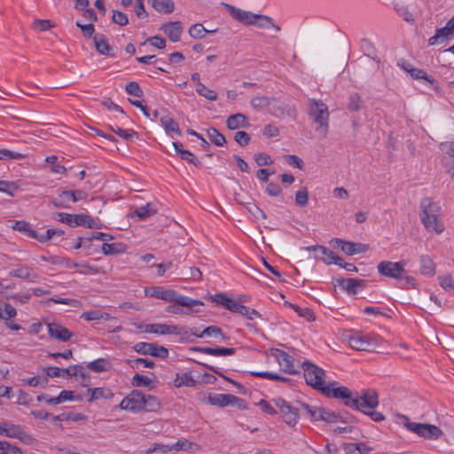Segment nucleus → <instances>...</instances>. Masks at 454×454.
Masks as SVG:
<instances>
[{
  "label": "nucleus",
  "mask_w": 454,
  "mask_h": 454,
  "mask_svg": "<svg viewBox=\"0 0 454 454\" xmlns=\"http://www.w3.org/2000/svg\"><path fill=\"white\" fill-rule=\"evenodd\" d=\"M395 10L400 17H402L404 20L408 22H413L414 19L412 13L408 10V8L403 4L399 5L395 4Z\"/></svg>",
  "instance_id": "obj_63"
},
{
  "label": "nucleus",
  "mask_w": 454,
  "mask_h": 454,
  "mask_svg": "<svg viewBox=\"0 0 454 454\" xmlns=\"http://www.w3.org/2000/svg\"><path fill=\"white\" fill-rule=\"evenodd\" d=\"M289 307L294 309L295 312L298 313L300 317H302L307 319V321L311 322L316 319V317L313 313V311L309 308H301L300 306L296 304H292L290 302H286Z\"/></svg>",
  "instance_id": "obj_43"
},
{
  "label": "nucleus",
  "mask_w": 454,
  "mask_h": 454,
  "mask_svg": "<svg viewBox=\"0 0 454 454\" xmlns=\"http://www.w3.org/2000/svg\"><path fill=\"white\" fill-rule=\"evenodd\" d=\"M439 282L441 286L447 291L454 292V281L450 275H444L439 277Z\"/></svg>",
  "instance_id": "obj_64"
},
{
  "label": "nucleus",
  "mask_w": 454,
  "mask_h": 454,
  "mask_svg": "<svg viewBox=\"0 0 454 454\" xmlns=\"http://www.w3.org/2000/svg\"><path fill=\"white\" fill-rule=\"evenodd\" d=\"M405 420L404 426L411 432L425 439H438L442 431L434 425L410 422L408 417L403 416Z\"/></svg>",
  "instance_id": "obj_6"
},
{
  "label": "nucleus",
  "mask_w": 454,
  "mask_h": 454,
  "mask_svg": "<svg viewBox=\"0 0 454 454\" xmlns=\"http://www.w3.org/2000/svg\"><path fill=\"white\" fill-rule=\"evenodd\" d=\"M43 371L46 372V377L43 378V383L46 384L48 382V378H55L63 376V370L61 368L56 366H49L43 368Z\"/></svg>",
  "instance_id": "obj_57"
},
{
  "label": "nucleus",
  "mask_w": 454,
  "mask_h": 454,
  "mask_svg": "<svg viewBox=\"0 0 454 454\" xmlns=\"http://www.w3.org/2000/svg\"><path fill=\"white\" fill-rule=\"evenodd\" d=\"M161 30L172 42H178L182 34V27L179 21L168 22L161 27Z\"/></svg>",
  "instance_id": "obj_19"
},
{
  "label": "nucleus",
  "mask_w": 454,
  "mask_h": 454,
  "mask_svg": "<svg viewBox=\"0 0 454 454\" xmlns=\"http://www.w3.org/2000/svg\"><path fill=\"white\" fill-rule=\"evenodd\" d=\"M337 281L349 294H355L356 293V287L361 286L363 284V280L356 278H342Z\"/></svg>",
  "instance_id": "obj_32"
},
{
  "label": "nucleus",
  "mask_w": 454,
  "mask_h": 454,
  "mask_svg": "<svg viewBox=\"0 0 454 454\" xmlns=\"http://www.w3.org/2000/svg\"><path fill=\"white\" fill-rule=\"evenodd\" d=\"M210 300L213 302L216 303L217 305H220L231 312L233 311V309H234L233 307H235V304L237 302L233 299L227 297L223 293H219L213 296H210Z\"/></svg>",
  "instance_id": "obj_26"
},
{
  "label": "nucleus",
  "mask_w": 454,
  "mask_h": 454,
  "mask_svg": "<svg viewBox=\"0 0 454 454\" xmlns=\"http://www.w3.org/2000/svg\"><path fill=\"white\" fill-rule=\"evenodd\" d=\"M125 90L128 94L141 98L143 96V90L139 84L136 82H130L126 84Z\"/></svg>",
  "instance_id": "obj_61"
},
{
  "label": "nucleus",
  "mask_w": 454,
  "mask_h": 454,
  "mask_svg": "<svg viewBox=\"0 0 454 454\" xmlns=\"http://www.w3.org/2000/svg\"><path fill=\"white\" fill-rule=\"evenodd\" d=\"M27 157V153H20L16 151H12L9 149H0V160H21Z\"/></svg>",
  "instance_id": "obj_42"
},
{
  "label": "nucleus",
  "mask_w": 454,
  "mask_h": 454,
  "mask_svg": "<svg viewBox=\"0 0 454 454\" xmlns=\"http://www.w3.org/2000/svg\"><path fill=\"white\" fill-rule=\"evenodd\" d=\"M96 51L101 55H109L110 45L103 34H96L93 36Z\"/></svg>",
  "instance_id": "obj_27"
},
{
  "label": "nucleus",
  "mask_w": 454,
  "mask_h": 454,
  "mask_svg": "<svg viewBox=\"0 0 454 454\" xmlns=\"http://www.w3.org/2000/svg\"><path fill=\"white\" fill-rule=\"evenodd\" d=\"M234 309L232 312L238 313L244 317H246L247 320H254L255 318H261L262 315L255 310L254 309H251L249 307H247L245 305H242L240 302H236L235 307H233Z\"/></svg>",
  "instance_id": "obj_24"
},
{
  "label": "nucleus",
  "mask_w": 454,
  "mask_h": 454,
  "mask_svg": "<svg viewBox=\"0 0 454 454\" xmlns=\"http://www.w3.org/2000/svg\"><path fill=\"white\" fill-rule=\"evenodd\" d=\"M419 217L427 231L440 234L444 230L443 222L441 219L442 207L431 198H425L419 204Z\"/></svg>",
  "instance_id": "obj_2"
},
{
  "label": "nucleus",
  "mask_w": 454,
  "mask_h": 454,
  "mask_svg": "<svg viewBox=\"0 0 454 454\" xmlns=\"http://www.w3.org/2000/svg\"><path fill=\"white\" fill-rule=\"evenodd\" d=\"M2 316L0 318L8 320L10 318L14 317L17 315V311L15 308H13L11 304L4 302L3 303V310L1 311Z\"/></svg>",
  "instance_id": "obj_62"
},
{
  "label": "nucleus",
  "mask_w": 454,
  "mask_h": 454,
  "mask_svg": "<svg viewBox=\"0 0 454 454\" xmlns=\"http://www.w3.org/2000/svg\"><path fill=\"white\" fill-rule=\"evenodd\" d=\"M18 189L19 185L15 182L0 181V192H2L13 196L14 192Z\"/></svg>",
  "instance_id": "obj_55"
},
{
  "label": "nucleus",
  "mask_w": 454,
  "mask_h": 454,
  "mask_svg": "<svg viewBox=\"0 0 454 454\" xmlns=\"http://www.w3.org/2000/svg\"><path fill=\"white\" fill-rule=\"evenodd\" d=\"M357 401L356 405H353L352 409L358 410L362 412H367L368 410H373L379 405L378 394L374 389H364L361 394H355Z\"/></svg>",
  "instance_id": "obj_7"
},
{
  "label": "nucleus",
  "mask_w": 454,
  "mask_h": 454,
  "mask_svg": "<svg viewBox=\"0 0 454 454\" xmlns=\"http://www.w3.org/2000/svg\"><path fill=\"white\" fill-rule=\"evenodd\" d=\"M362 48L366 56H371L372 59L378 63L380 62V59L376 56V49L371 41L368 39L362 40Z\"/></svg>",
  "instance_id": "obj_49"
},
{
  "label": "nucleus",
  "mask_w": 454,
  "mask_h": 454,
  "mask_svg": "<svg viewBox=\"0 0 454 454\" xmlns=\"http://www.w3.org/2000/svg\"><path fill=\"white\" fill-rule=\"evenodd\" d=\"M48 333L51 338L60 341H67L74 335L67 328L55 322L48 324Z\"/></svg>",
  "instance_id": "obj_16"
},
{
  "label": "nucleus",
  "mask_w": 454,
  "mask_h": 454,
  "mask_svg": "<svg viewBox=\"0 0 454 454\" xmlns=\"http://www.w3.org/2000/svg\"><path fill=\"white\" fill-rule=\"evenodd\" d=\"M11 276L28 279V278H36L38 276L35 273H33L28 267H20L19 269L13 270L10 272Z\"/></svg>",
  "instance_id": "obj_45"
},
{
  "label": "nucleus",
  "mask_w": 454,
  "mask_h": 454,
  "mask_svg": "<svg viewBox=\"0 0 454 454\" xmlns=\"http://www.w3.org/2000/svg\"><path fill=\"white\" fill-rule=\"evenodd\" d=\"M272 355L276 357L278 364L283 368L285 372L289 374H295L297 371L294 367V359L293 356L288 355L286 352L280 349H273Z\"/></svg>",
  "instance_id": "obj_15"
},
{
  "label": "nucleus",
  "mask_w": 454,
  "mask_h": 454,
  "mask_svg": "<svg viewBox=\"0 0 454 454\" xmlns=\"http://www.w3.org/2000/svg\"><path fill=\"white\" fill-rule=\"evenodd\" d=\"M145 402L142 403V410L149 412H154L157 411L160 407V403L159 399L151 395H145Z\"/></svg>",
  "instance_id": "obj_33"
},
{
  "label": "nucleus",
  "mask_w": 454,
  "mask_h": 454,
  "mask_svg": "<svg viewBox=\"0 0 454 454\" xmlns=\"http://www.w3.org/2000/svg\"><path fill=\"white\" fill-rule=\"evenodd\" d=\"M223 5L227 10L229 14L238 22L242 23L244 25L255 24V17L256 16L254 13L248 12V11L239 9V8L233 6L231 4H229L223 3Z\"/></svg>",
  "instance_id": "obj_14"
},
{
  "label": "nucleus",
  "mask_w": 454,
  "mask_h": 454,
  "mask_svg": "<svg viewBox=\"0 0 454 454\" xmlns=\"http://www.w3.org/2000/svg\"><path fill=\"white\" fill-rule=\"evenodd\" d=\"M309 200V192L307 188L299 190L295 194V203L299 207H305Z\"/></svg>",
  "instance_id": "obj_58"
},
{
  "label": "nucleus",
  "mask_w": 454,
  "mask_h": 454,
  "mask_svg": "<svg viewBox=\"0 0 454 454\" xmlns=\"http://www.w3.org/2000/svg\"><path fill=\"white\" fill-rule=\"evenodd\" d=\"M214 31H208L207 30L203 25L201 24H195L192 26L189 29V35L192 38H203L207 33H213Z\"/></svg>",
  "instance_id": "obj_51"
},
{
  "label": "nucleus",
  "mask_w": 454,
  "mask_h": 454,
  "mask_svg": "<svg viewBox=\"0 0 454 454\" xmlns=\"http://www.w3.org/2000/svg\"><path fill=\"white\" fill-rule=\"evenodd\" d=\"M406 262H393L390 261H382L378 266V271L380 275L395 279L403 278V274L406 273L404 270Z\"/></svg>",
  "instance_id": "obj_8"
},
{
  "label": "nucleus",
  "mask_w": 454,
  "mask_h": 454,
  "mask_svg": "<svg viewBox=\"0 0 454 454\" xmlns=\"http://www.w3.org/2000/svg\"><path fill=\"white\" fill-rule=\"evenodd\" d=\"M249 125L247 117L243 114L230 115L226 120V126L229 129L234 130L239 128H246Z\"/></svg>",
  "instance_id": "obj_22"
},
{
  "label": "nucleus",
  "mask_w": 454,
  "mask_h": 454,
  "mask_svg": "<svg viewBox=\"0 0 454 454\" xmlns=\"http://www.w3.org/2000/svg\"><path fill=\"white\" fill-rule=\"evenodd\" d=\"M435 33L440 35L441 41H444L450 35H452L454 34V19H450L445 27L438 28Z\"/></svg>",
  "instance_id": "obj_47"
},
{
  "label": "nucleus",
  "mask_w": 454,
  "mask_h": 454,
  "mask_svg": "<svg viewBox=\"0 0 454 454\" xmlns=\"http://www.w3.org/2000/svg\"><path fill=\"white\" fill-rule=\"evenodd\" d=\"M196 92L207 98V100L209 101H215L217 99V92L213 90H210L208 89L205 84L203 83H198L196 84V89H195Z\"/></svg>",
  "instance_id": "obj_40"
},
{
  "label": "nucleus",
  "mask_w": 454,
  "mask_h": 454,
  "mask_svg": "<svg viewBox=\"0 0 454 454\" xmlns=\"http://www.w3.org/2000/svg\"><path fill=\"white\" fill-rule=\"evenodd\" d=\"M144 398V393L133 390L122 399L119 406L121 410L137 412L142 411V403L145 402Z\"/></svg>",
  "instance_id": "obj_10"
},
{
  "label": "nucleus",
  "mask_w": 454,
  "mask_h": 454,
  "mask_svg": "<svg viewBox=\"0 0 454 454\" xmlns=\"http://www.w3.org/2000/svg\"><path fill=\"white\" fill-rule=\"evenodd\" d=\"M172 145L175 148L177 155H179L183 160L192 163L196 167H200L201 165V162L192 153L183 148V145L180 142H173Z\"/></svg>",
  "instance_id": "obj_20"
},
{
  "label": "nucleus",
  "mask_w": 454,
  "mask_h": 454,
  "mask_svg": "<svg viewBox=\"0 0 454 454\" xmlns=\"http://www.w3.org/2000/svg\"><path fill=\"white\" fill-rule=\"evenodd\" d=\"M304 371V378L306 383L317 390L321 391L325 395L343 399L344 404L352 408L356 405L357 401L354 399L355 394L347 387H336V381L325 384V371L315 365L314 364L304 361L301 364Z\"/></svg>",
  "instance_id": "obj_1"
},
{
  "label": "nucleus",
  "mask_w": 454,
  "mask_h": 454,
  "mask_svg": "<svg viewBox=\"0 0 454 454\" xmlns=\"http://www.w3.org/2000/svg\"><path fill=\"white\" fill-rule=\"evenodd\" d=\"M23 434V430L18 425H14L8 422L0 423V435H6L12 438L21 439V436Z\"/></svg>",
  "instance_id": "obj_21"
},
{
  "label": "nucleus",
  "mask_w": 454,
  "mask_h": 454,
  "mask_svg": "<svg viewBox=\"0 0 454 454\" xmlns=\"http://www.w3.org/2000/svg\"><path fill=\"white\" fill-rule=\"evenodd\" d=\"M152 380L145 375L136 373L131 380V384L134 387H150Z\"/></svg>",
  "instance_id": "obj_50"
},
{
  "label": "nucleus",
  "mask_w": 454,
  "mask_h": 454,
  "mask_svg": "<svg viewBox=\"0 0 454 454\" xmlns=\"http://www.w3.org/2000/svg\"><path fill=\"white\" fill-rule=\"evenodd\" d=\"M207 135L210 141L217 146H223L226 144L225 137L215 128L207 129Z\"/></svg>",
  "instance_id": "obj_38"
},
{
  "label": "nucleus",
  "mask_w": 454,
  "mask_h": 454,
  "mask_svg": "<svg viewBox=\"0 0 454 454\" xmlns=\"http://www.w3.org/2000/svg\"><path fill=\"white\" fill-rule=\"evenodd\" d=\"M301 408L307 414L309 415L310 419L315 421H318L322 418V412H324V408L317 406H310L309 404L301 403Z\"/></svg>",
  "instance_id": "obj_39"
},
{
  "label": "nucleus",
  "mask_w": 454,
  "mask_h": 454,
  "mask_svg": "<svg viewBox=\"0 0 454 454\" xmlns=\"http://www.w3.org/2000/svg\"><path fill=\"white\" fill-rule=\"evenodd\" d=\"M156 212L157 208L154 207V205L153 203H147L146 205L137 208L132 215L137 216L139 219H145L156 214Z\"/></svg>",
  "instance_id": "obj_35"
},
{
  "label": "nucleus",
  "mask_w": 454,
  "mask_h": 454,
  "mask_svg": "<svg viewBox=\"0 0 454 454\" xmlns=\"http://www.w3.org/2000/svg\"><path fill=\"white\" fill-rule=\"evenodd\" d=\"M126 250V246L121 243H104L102 245V252L106 255L121 254Z\"/></svg>",
  "instance_id": "obj_37"
},
{
  "label": "nucleus",
  "mask_w": 454,
  "mask_h": 454,
  "mask_svg": "<svg viewBox=\"0 0 454 454\" xmlns=\"http://www.w3.org/2000/svg\"><path fill=\"white\" fill-rule=\"evenodd\" d=\"M196 385V380L193 379L191 372H185L183 375L176 374V378L175 380V386L180 387L182 386L187 387H194Z\"/></svg>",
  "instance_id": "obj_41"
},
{
  "label": "nucleus",
  "mask_w": 454,
  "mask_h": 454,
  "mask_svg": "<svg viewBox=\"0 0 454 454\" xmlns=\"http://www.w3.org/2000/svg\"><path fill=\"white\" fill-rule=\"evenodd\" d=\"M51 263L61 264L67 269L77 268V267L87 268L92 274H97L99 272L98 270L94 266H90L89 264L77 263V262H73L69 258L55 256V257H52Z\"/></svg>",
  "instance_id": "obj_18"
},
{
  "label": "nucleus",
  "mask_w": 454,
  "mask_h": 454,
  "mask_svg": "<svg viewBox=\"0 0 454 454\" xmlns=\"http://www.w3.org/2000/svg\"><path fill=\"white\" fill-rule=\"evenodd\" d=\"M86 198L87 192L82 190L61 191L59 196L51 200V203L55 207L69 208V200L76 202Z\"/></svg>",
  "instance_id": "obj_9"
},
{
  "label": "nucleus",
  "mask_w": 454,
  "mask_h": 454,
  "mask_svg": "<svg viewBox=\"0 0 454 454\" xmlns=\"http://www.w3.org/2000/svg\"><path fill=\"white\" fill-rule=\"evenodd\" d=\"M74 226H86L90 229H99L101 226L98 224L95 220L88 215L74 214Z\"/></svg>",
  "instance_id": "obj_25"
},
{
  "label": "nucleus",
  "mask_w": 454,
  "mask_h": 454,
  "mask_svg": "<svg viewBox=\"0 0 454 454\" xmlns=\"http://www.w3.org/2000/svg\"><path fill=\"white\" fill-rule=\"evenodd\" d=\"M409 74L412 78L418 80L423 79L431 85H434L435 82V80L432 76L427 75V74L423 69L413 67L412 69L409 70Z\"/></svg>",
  "instance_id": "obj_46"
},
{
  "label": "nucleus",
  "mask_w": 454,
  "mask_h": 454,
  "mask_svg": "<svg viewBox=\"0 0 454 454\" xmlns=\"http://www.w3.org/2000/svg\"><path fill=\"white\" fill-rule=\"evenodd\" d=\"M330 244L333 247H340L348 255L365 253L370 248L367 244L346 241L341 239H333Z\"/></svg>",
  "instance_id": "obj_11"
},
{
  "label": "nucleus",
  "mask_w": 454,
  "mask_h": 454,
  "mask_svg": "<svg viewBox=\"0 0 454 454\" xmlns=\"http://www.w3.org/2000/svg\"><path fill=\"white\" fill-rule=\"evenodd\" d=\"M145 333L156 334H186L188 330L186 327L178 325H169L166 324H147L145 325Z\"/></svg>",
  "instance_id": "obj_12"
},
{
  "label": "nucleus",
  "mask_w": 454,
  "mask_h": 454,
  "mask_svg": "<svg viewBox=\"0 0 454 454\" xmlns=\"http://www.w3.org/2000/svg\"><path fill=\"white\" fill-rule=\"evenodd\" d=\"M108 362L106 359L99 358L87 364V367L96 372H106L107 370Z\"/></svg>",
  "instance_id": "obj_53"
},
{
  "label": "nucleus",
  "mask_w": 454,
  "mask_h": 454,
  "mask_svg": "<svg viewBox=\"0 0 454 454\" xmlns=\"http://www.w3.org/2000/svg\"><path fill=\"white\" fill-rule=\"evenodd\" d=\"M145 294L168 302H176L188 309L203 305V302L199 300L182 295L173 289H164L160 286L147 287L145 289Z\"/></svg>",
  "instance_id": "obj_3"
},
{
  "label": "nucleus",
  "mask_w": 454,
  "mask_h": 454,
  "mask_svg": "<svg viewBox=\"0 0 454 454\" xmlns=\"http://www.w3.org/2000/svg\"><path fill=\"white\" fill-rule=\"evenodd\" d=\"M207 401L211 405L225 407L232 404V401H237V396L231 394H210Z\"/></svg>",
  "instance_id": "obj_17"
},
{
  "label": "nucleus",
  "mask_w": 454,
  "mask_h": 454,
  "mask_svg": "<svg viewBox=\"0 0 454 454\" xmlns=\"http://www.w3.org/2000/svg\"><path fill=\"white\" fill-rule=\"evenodd\" d=\"M134 349L139 354L150 355L160 358H166L168 356V348L156 343L137 342L134 346Z\"/></svg>",
  "instance_id": "obj_13"
},
{
  "label": "nucleus",
  "mask_w": 454,
  "mask_h": 454,
  "mask_svg": "<svg viewBox=\"0 0 454 454\" xmlns=\"http://www.w3.org/2000/svg\"><path fill=\"white\" fill-rule=\"evenodd\" d=\"M381 338L375 333H353L348 338L351 348L358 351H374L381 343Z\"/></svg>",
  "instance_id": "obj_5"
},
{
  "label": "nucleus",
  "mask_w": 454,
  "mask_h": 454,
  "mask_svg": "<svg viewBox=\"0 0 454 454\" xmlns=\"http://www.w3.org/2000/svg\"><path fill=\"white\" fill-rule=\"evenodd\" d=\"M270 98L266 96L254 97L251 99V106L254 109H260L270 106Z\"/></svg>",
  "instance_id": "obj_56"
},
{
  "label": "nucleus",
  "mask_w": 454,
  "mask_h": 454,
  "mask_svg": "<svg viewBox=\"0 0 454 454\" xmlns=\"http://www.w3.org/2000/svg\"><path fill=\"white\" fill-rule=\"evenodd\" d=\"M284 421L290 426H294L296 424L298 418H299V409L288 406L284 407V410H282V412H280Z\"/></svg>",
  "instance_id": "obj_29"
},
{
  "label": "nucleus",
  "mask_w": 454,
  "mask_h": 454,
  "mask_svg": "<svg viewBox=\"0 0 454 454\" xmlns=\"http://www.w3.org/2000/svg\"><path fill=\"white\" fill-rule=\"evenodd\" d=\"M193 350L210 355V356H232L235 354L236 349L233 348H209V347H196Z\"/></svg>",
  "instance_id": "obj_23"
},
{
  "label": "nucleus",
  "mask_w": 454,
  "mask_h": 454,
  "mask_svg": "<svg viewBox=\"0 0 454 454\" xmlns=\"http://www.w3.org/2000/svg\"><path fill=\"white\" fill-rule=\"evenodd\" d=\"M64 234V231L60 229H48L44 235H38L37 240L41 243H44L52 239L53 236H61Z\"/></svg>",
  "instance_id": "obj_59"
},
{
  "label": "nucleus",
  "mask_w": 454,
  "mask_h": 454,
  "mask_svg": "<svg viewBox=\"0 0 454 454\" xmlns=\"http://www.w3.org/2000/svg\"><path fill=\"white\" fill-rule=\"evenodd\" d=\"M420 272L430 277L435 274V264L428 255L420 256Z\"/></svg>",
  "instance_id": "obj_30"
},
{
  "label": "nucleus",
  "mask_w": 454,
  "mask_h": 454,
  "mask_svg": "<svg viewBox=\"0 0 454 454\" xmlns=\"http://www.w3.org/2000/svg\"><path fill=\"white\" fill-rule=\"evenodd\" d=\"M308 114L317 124L316 131L322 137H326L329 131L330 116L328 106L320 99H309Z\"/></svg>",
  "instance_id": "obj_4"
},
{
  "label": "nucleus",
  "mask_w": 454,
  "mask_h": 454,
  "mask_svg": "<svg viewBox=\"0 0 454 454\" xmlns=\"http://www.w3.org/2000/svg\"><path fill=\"white\" fill-rule=\"evenodd\" d=\"M255 26L262 28L273 27L276 31H280V27L273 22V20L266 15L255 14Z\"/></svg>",
  "instance_id": "obj_36"
},
{
  "label": "nucleus",
  "mask_w": 454,
  "mask_h": 454,
  "mask_svg": "<svg viewBox=\"0 0 454 454\" xmlns=\"http://www.w3.org/2000/svg\"><path fill=\"white\" fill-rule=\"evenodd\" d=\"M82 397L81 395L74 396L73 391L63 390L60 394L55 397V403H61L66 401L78 400L82 401Z\"/></svg>",
  "instance_id": "obj_52"
},
{
  "label": "nucleus",
  "mask_w": 454,
  "mask_h": 454,
  "mask_svg": "<svg viewBox=\"0 0 454 454\" xmlns=\"http://www.w3.org/2000/svg\"><path fill=\"white\" fill-rule=\"evenodd\" d=\"M246 207L248 210V212L255 218H262L266 219L267 215L266 214L255 204L247 202L246 203Z\"/></svg>",
  "instance_id": "obj_60"
},
{
  "label": "nucleus",
  "mask_w": 454,
  "mask_h": 454,
  "mask_svg": "<svg viewBox=\"0 0 454 454\" xmlns=\"http://www.w3.org/2000/svg\"><path fill=\"white\" fill-rule=\"evenodd\" d=\"M152 6L157 12L162 13H170L175 8V4L172 0H152Z\"/></svg>",
  "instance_id": "obj_34"
},
{
  "label": "nucleus",
  "mask_w": 454,
  "mask_h": 454,
  "mask_svg": "<svg viewBox=\"0 0 454 454\" xmlns=\"http://www.w3.org/2000/svg\"><path fill=\"white\" fill-rule=\"evenodd\" d=\"M88 391L91 392L90 397L88 400L89 402H93L100 398L110 399L114 396L112 390L106 387L89 388Z\"/></svg>",
  "instance_id": "obj_31"
},
{
  "label": "nucleus",
  "mask_w": 454,
  "mask_h": 454,
  "mask_svg": "<svg viewBox=\"0 0 454 454\" xmlns=\"http://www.w3.org/2000/svg\"><path fill=\"white\" fill-rule=\"evenodd\" d=\"M363 100L358 93H352L348 97V109L349 111L356 112L362 107Z\"/></svg>",
  "instance_id": "obj_48"
},
{
  "label": "nucleus",
  "mask_w": 454,
  "mask_h": 454,
  "mask_svg": "<svg viewBox=\"0 0 454 454\" xmlns=\"http://www.w3.org/2000/svg\"><path fill=\"white\" fill-rule=\"evenodd\" d=\"M110 129L126 140H129L133 137L137 136V133L136 131H134L133 129H122L117 126L116 127L110 126Z\"/></svg>",
  "instance_id": "obj_54"
},
{
  "label": "nucleus",
  "mask_w": 454,
  "mask_h": 454,
  "mask_svg": "<svg viewBox=\"0 0 454 454\" xmlns=\"http://www.w3.org/2000/svg\"><path fill=\"white\" fill-rule=\"evenodd\" d=\"M13 230L18 231L27 237L35 239L37 240L38 234L36 231L33 230L31 228V225L29 223L26 221H15L14 224L12 225Z\"/></svg>",
  "instance_id": "obj_28"
},
{
  "label": "nucleus",
  "mask_w": 454,
  "mask_h": 454,
  "mask_svg": "<svg viewBox=\"0 0 454 454\" xmlns=\"http://www.w3.org/2000/svg\"><path fill=\"white\" fill-rule=\"evenodd\" d=\"M160 123L167 131L173 132L178 136H181V130L178 127V124L172 118L168 116H163L160 118Z\"/></svg>",
  "instance_id": "obj_44"
}]
</instances>
